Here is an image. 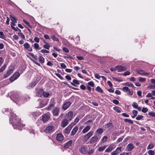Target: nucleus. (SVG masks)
Returning a JSON list of instances; mask_svg holds the SVG:
<instances>
[{
    "instance_id": "obj_1",
    "label": "nucleus",
    "mask_w": 155,
    "mask_h": 155,
    "mask_svg": "<svg viewBox=\"0 0 155 155\" xmlns=\"http://www.w3.org/2000/svg\"><path fill=\"white\" fill-rule=\"evenodd\" d=\"M11 117L10 119V121L12 120L13 123L14 124L13 125L14 128H18L19 129V127L21 126V120L19 119H17L16 115L13 113L11 114Z\"/></svg>"
},
{
    "instance_id": "obj_2",
    "label": "nucleus",
    "mask_w": 155,
    "mask_h": 155,
    "mask_svg": "<svg viewBox=\"0 0 155 155\" xmlns=\"http://www.w3.org/2000/svg\"><path fill=\"white\" fill-rule=\"evenodd\" d=\"M50 114L48 112L42 116V120L44 123L47 122L50 119Z\"/></svg>"
},
{
    "instance_id": "obj_3",
    "label": "nucleus",
    "mask_w": 155,
    "mask_h": 155,
    "mask_svg": "<svg viewBox=\"0 0 155 155\" xmlns=\"http://www.w3.org/2000/svg\"><path fill=\"white\" fill-rule=\"evenodd\" d=\"M54 130V127L53 126H50L47 127L45 131L47 133H50L52 132Z\"/></svg>"
},
{
    "instance_id": "obj_4",
    "label": "nucleus",
    "mask_w": 155,
    "mask_h": 155,
    "mask_svg": "<svg viewBox=\"0 0 155 155\" xmlns=\"http://www.w3.org/2000/svg\"><path fill=\"white\" fill-rule=\"evenodd\" d=\"M20 75V74L19 72H16L13 74L12 76L10 78V80L11 81H13L18 78Z\"/></svg>"
},
{
    "instance_id": "obj_5",
    "label": "nucleus",
    "mask_w": 155,
    "mask_h": 155,
    "mask_svg": "<svg viewBox=\"0 0 155 155\" xmlns=\"http://www.w3.org/2000/svg\"><path fill=\"white\" fill-rule=\"evenodd\" d=\"M55 104V102L54 100L53 99H51L49 105L48 107L47 108V110H51L52 107H54Z\"/></svg>"
},
{
    "instance_id": "obj_6",
    "label": "nucleus",
    "mask_w": 155,
    "mask_h": 155,
    "mask_svg": "<svg viewBox=\"0 0 155 155\" xmlns=\"http://www.w3.org/2000/svg\"><path fill=\"white\" fill-rule=\"evenodd\" d=\"M117 71L118 72H120L126 71L127 69V68L125 66L122 65L117 66Z\"/></svg>"
},
{
    "instance_id": "obj_7",
    "label": "nucleus",
    "mask_w": 155,
    "mask_h": 155,
    "mask_svg": "<svg viewBox=\"0 0 155 155\" xmlns=\"http://www.w3.org/2000/svg\"><path fill=\"white\" fill-rule=\"evenodd\" d=\"M73 112L71 111H69L68 113L66 114V116L67 119L70 121L73 118Z\"/></svg>"
},
{
    "instance_id": "obj_8",
    "label": "nucleus",
    "mask_w": 155,
    "mask_h": 155,
    "mask_svg": "<svg viewBox=\"0 0 155 155\" xmlns=\"http://www.w3.org/2000/svg\"><path fill=\"white\" fill-rule=\"evenodd\" d=\"M71 104V103L70 102H66L63 105L62 108L64 110H65L69 107Z\"/></svg>"
},
{
    "instance_id": "obj_9",
    "label": "nucleus",
    "mask_w": 155,
    "mask_h": 155,
    "mask_svg": "<svg viewBox=\"0 0 155 155\" xmlns=\"http://www.w3.org/2000/svg\"><path fill=\"white\" fill-rule=\"evenodd\" d=\"M64 136L63 134L60 133H59L57 134L56 137V139L59 141H61L63 140Z\"/></svg>"
},
{
    "instance_id": "obj_10",
    "label": "nucleus",
    "mask_w": 155,
    "mask_h": 155,
    "mask_svg": "<svg viewBox=\"0 0 155 155\" xmlns=\"http://www.w3.org/2000/svg\"><path fill=\"white\" fill-rule=\"evenodd\" d=\"M121 151V147H117L116 150L111 153V155H117Z\"/></svg>"
},
{
    "instance_id": "obj_11",
    "label": "nucleus",
    "mask_w": 155,
    "mask_h": 155,
    "mask_svg": "<svg viewBox=\"0 0 155 155\" xmlns=\"http://www.w3.org/2000/svg\"><path fill=\"white\" fill-rule=\"evenodd\" d=\"M98 138L97 136H94L92 137L90 140V143L93 144L97 141Z\"/></svg>"
},
{
    "instance_id": "obj_12",
    "label": "nucleus",
    "mask_w": 155,
    "mask_h": 155,
    "mask_svg": "<svg viewBox=\"0 0 155 155\" xmlns=\"http://www.w3.org/2000/svg\"><path fill=\"white\" fill-rule=\"evenodd\" d=\"M93 133L94 132L92 131H91L88 132L84 137V139L86 140H87L93 135Z\"/></svg>"
},
{
    "instance_id": "obj_13",
    "label": "nucleus",
    "mask_w": 155,
    "mask_h": 155,
    "mask_svg": "<svg viewBox=\"0 0 155 155\" xmlns=\"http://www.w3.org/2000/svg\"><path fill=\"white\" fill-rule=\"evenodd\" d=\"M137 73L140 75H145L149 74V73L145 72L143 70L137 69L136 70Z\"/></svg>"
},
{
    "instance_id": "obj_14",
    "label": "nucleus",
    "mask_w": 155,
    "mask_h": 155,
    "mask_svg": "<svg viewBox=\"0 0 155 155\" xmlns=\"http://www.w3.org/2000/svg\"><path fill=\"white\" fill-rule=\"evenodd\" d=\"M13 72V70L12 69H9L7 71L6 73L4 74V78H7Z\"/></svg>"
},
{
    "instance_id": "obj_15",
    "label": "nucleus",
    "mask_w": 155,
    "mask_h": 155,
    "mask_svg": "<svg viewBox=\"0 0 155 155\" xmlns=\"http://www.w3.org/2000/svg\"><path fill=\"white\" fill-rule=\"evenodd\" d=\"M73 140H71L68 141L64 145V148H68L69 147L71 146L72 144V143Z\"/></svg>"
},
{
    "instance_id": "obj_16",
    "label": "nucleus",
    "mask_w": 155,
    "mask_h": 155,
    "mask_svg": "<svg viewBox=\"0 0 155 155\" xmlns=\"http://www.w3.org/2000/svg\"><path fill=\"white\" fill-rule=\"evenodd\" d=\"M134 147L133 144L132 143L128 144L126 147V149L127 151H131Z\"/></svg>"
},
{
    "instance_id": "obj_17",
    "label": "nucleus",
    "mask_w": 155,
    "mask_h": 155,
    "mask_svg": "<svg viewBox=\"0 0 155 155\" xmlns=\"http://www.w3.org/2000/svg\"><path fill=\"white\" fill-rule=\"evenodd\" d=\"M69 120H68L67 119H65L61 123V126L64 127L68 124V121Z\"/></svg>"
},
{
    "instance_id": "obj_18",
    "label": "nucleus",
    "mask_w": 155,
    "mask_h": 155,
    "mask_svg": "<svg viewBox=\"0 0 155 155\" xmlns=\"http://www.w3.org/2000/svg\"><path fill=\"white\" fill-rule=\"evenodd\" d=\"M79 150L80 152L83 154H85L86 152V147L84 146H81Z\"/></svg>"
},
{
    "instance_id": "obj_19",
    "label": "nucleus",
    "mask_w": 155,
    "mask_h": 155,
    "mask_svg": "<svg viewBox=\"0 0 155 155\" xmlns=\"http://www.w3.org/2000/svg\"><path fill=\"white\" fill-rule=\"evenodd\" d=\"M59 108L58 107L55 108L52 111L53 115L55 116H58L59 113Z\"/></svg>"
},
{
    "instance_id": "obj_20",
    "label": "nucleus",
    "mask_w": 155,
    "mask_h": 155,
    "mask_svg": "<svg viewBox=\"0 0 155 155\" xmlns=\"http://www.w3.org/2000/svg\"><path fill=\"white\" fill-rule=\"evenodd\" d=\"M78 130V127L76 126L73 129L71 133V135H74L77 132Z\"/></svg>"
},
{
    "instance_id": "obj_21",
    "label": "nucleus",
    "mask_w": 155,
    "mask_h": 155,
    "mask_svg": "<svg viewBox=\"0 0 155 155\" xmlns=\"http://www.w3.org/2000/svg\"><path fill=\"white\" fill-rule=\"evenodd\" d=\"M91 128V127L89 126H86L83 130L82 132L84 134L87 132Z\"/></svg>"
},
{
    "instance_id": "obj_22",
    "label": "nucleus",
    "mask_w": 155,
    "mask_h": 155,
    "mask_svg": "<svg viewBox=\"0 0 155 155\" xmlns=\"http://www.w3.org/2000/svg\"><path fill=\"white\" fill-rule=\"evenodd\" d=\"M71 128L70 126H68L64 130V132L66 134H68L70 133Z\"/></svg>"
},
{
    "instance_id": "obj_23",
    "label": "nucleus",
    "mask_w": 155,
    "mask_h": 155,
    "mask_svg": "<svg viewBox=\"0 0 155 155\" xmlns=\"http://www.w3.org/2000/svg\"><path fill=\"white\" fill-rule=\"evenodd\" d=\"M43 91L42 89H39L38 90L37 95L38 97H41L43 95Z\"/></svg>"
},
{
    "instance_id": "obj_24",
    "label": "nucleus",
    "mask_w": 155,
    "mask_h": 155,
    "mask_svg": "<svg viewBox=\"0 0 155 155\" xmlns=\"http://www.w3.org/2000/svg\"><path fill=\"white\" fill-rule=\"evenodd\" d=\"M73 82H71V85L76 86V85H75V84H79V81L76 79H74L73 81Z\"/></svg>"
},
{
    "instance_id": "obj_25",
    "label": "nucleus",
    "mask_w": 155,
    "mask_h": 155,
    "mask_svg": "<svg viewBox=\"0 0 155 155\" xmlns=\"http://www.w3.org/2000/svg\"><path fill=\"white\" fill-rule=\"evenodd\" d=\"M113 149V147L112 146H109L105 150L106 152H111Z\"/></svg>"
},
{
    "instance_id": "obj_26",
    "label": "nucleus",
    "mask_w": 155,
    "mask_h": 155,
    "mask_svg": "<svg viewBox=\"0 0 155 155\" xmlns=\"http://www.w3.org/2000/svg\"><path fill=\"white\" fill-rule=\"evenodd\" d=\"M107 145H104L103 146H101V147H99L98 150L99 151L101 152L103 151L107 147Z\"/></svg>"
},
{
    "instance_id": "obj_27",
    "label": "nucleus",
    "mask_w": 155,
    "mask_h": 155,
    "mask_svg": "<svg viewBox=\"0 0 155 155\" xmlns=\"http://www.w3.org/2000/svg\"><path fill=\"white\" fill-rule=\"evenodd\" d=\"M112 78L115 81H117L118 82H121L123 81V80L119 77L115 78L114 77H112Z\"/></svg>"
},
{
    "instance_id": "obj_28",
    "label": "nucleus",
    "mask_w": 155,
    "mask_h": 155,
    "mask_svg": "<svg viewBox=\"0 0 155 155\" xmlns=\"http://www.w3.org/2000/svg\"><path fill=\"white\" fill-rule=\"evenodd\" d=\"M39 62L41 63H43L45 62L44 58L42 56H40L38 57Z\"/></svg>"
},
{
    "instance_id": "obj_29",
    "label": "nucleus",
    "mask_w": 155,
    "mask_h": 155,
    "mask_svg": "<svg viewBox=\"0 0 155 155\" xmlns=\"http://www.w3.org/2000/svg\"><path fill=\"white\" fill-rule=\"evenodd\" d=\"M132 113L134 115H132L131 117L132 118H134L137 116V114L138 113V112L136 110H134L132 111Z\"/></svg>"
},
{
    "instance_id": "obj_30",
    "label": "nucleus",
    "mask_w": 155,
    "mask_h": 155,
    "mask_svg": "<svg viewBox=\"0 0 155 155\" xmlns=\"http://www.w3.org/2000/svg\"><path fill=\"white\" fill-rule=\"evenodd\" d=\"M96 90L97 92H100V93H102L103 92V90H102V89L99 86H97L96 89Z\"/></svg>"
},
{
    "instance_id": "obj_31",
    "label": "nucleus",
    "mask_w": 155,
    "mask_h": 155,
    "mask_svg": "<svg viewBox=\"0 0 155 155\" xmlns=\"http://www.w3.org/2000/svg\"><path fill=\"white\" fill-rule=\"evenodd\" d=\"M96 132L99 134H101L103 132V130L102 128H99L96 130Z\"/></svg>"
},
{
    "instance_id": "obj_32",
    "label": "nucleus",
    "mask_w": 155,
    "mask_h": 155,
    "mask_svg": "<svg viewBox=\"0 0 155 155\" xmlns=\"http://www.w3.org/2000/svg\"><path fill=\"white\" fill-rule=\"evenodd\" d=\"M113 109L118 113H120L121 112V108L117 107H115L113 108Z\"/></svg>"
},
{
    "instance_id": "obj_33",
    "label": "nucleus",
    "mask_w": 155,
    "mask_h": 155,
    "mask_svg": "<svg viewBox=\"0 0 155 155\" xmlns=\"http://www.w3.org/2000/svg\"><path fill=\"white\" fill-rule=\"evenodd\" d=\"M154 147V144L153 143H150L147 147V149L149 150L153 148Z\"/></svg>"
},
{
    "instance_id": "obj_34",
    "label": "nucleus",
    "mask_w": 155,
    "mask_h": 155,
    "mask_svg": "<svg viewBox=\"0 0 155 155\" xmlns=\"http://www.w3.org/2000/svg\"><path fill=\"white\" fill-rule=\"evenodd\" d=\"M44 97H48L50 95V94L48 92L43 91V95Z\"/></svg>"
},
{
    "instance_id": "obj_35",
    "label": "nucleus",
    "mask_w": 155,
    "mask_h": 155,
    "mask_svg": "<svg viewBox=\"0 0 155 155\" xmlns=\"http://www.w3.org/2000/svg\"><path fill=\"white\" fill-rule=\"evenodd\" d=\"M47 105V104L45 103L43 101H42L40 103V105L41 107H42Z\"/></svg>"
},
{
    "instance_id": "obj_36",
    "label": "nucleus",
    "mask_w": 155,
    "mask_h": 155,
    "mask_svg": "<svg viewBox=\"0 0 155 155\" xmlns=\"http://www.w3.org/2000/svg\"><path fill=\"white\" fill-rule=\"evenodd\" d=\"M124 121L125 122H128L129 123L131 124H133V122L132 120L128 119H124Z\"/></svg>"
},
{
    "instance_id": "obj_37",
    "label": "nucleus",
    "mask_w": 155,
    "mask_h": 155,
    "mask_svg": "<svg viewBox=\"0 0 155 155\" xmlns=\"http://www.w3.org/2000/svg\"><path fill=\"white\" fill-rule=\"evenodd\" d=\"M45 43H46V44L44 45L43 46L46 49H49V48L50 47V46L48 45L49 44L46 42H45Z\"/></svg>"
},
{
    "instance_id": "obj_38",
    "label": "nucleus",
    "mask_w": 155,
    "mask_h": 155,
    "mask_svg": "<svg viewBox=\"0 0 155 155\" xmlns=\"http://www.w3.org/2000/svg\"><path fill=\"white\" fill-rule=\"evenodd\" d=\"M51 38L54 41H56L58 42L59 41V39L58 38H56L54 35H52L51 37Z\"/></svg>"
},
{
    "instance_id": "obj_39",
    "label": "nucleus",
    "mask_w": 155,
    "mask_h": 155,
    "mask_svg": "<svg viewBox=\"0 0 155 155\" xmlns=\"http://www.w3.org/2000/svg\"><path fill=\"white\" fill-rule=\"evenodd\" d=\"M143 117L142 115H138L137 117H136V119L139 120L142 119L143 118Z\"/></svg>"
},
{
    "instance_id": "obj_40",
    "label": "nucleus",
    "mask_w": 155,
    "mask_h": 155,
    "mask_svg": "<svg viewBox=\"0 0 155 155\" xmlns=\"http://www.w3.org/2000/svg\"><path fill=\"white\" fill-rule=\"evenodd\" d=\"M148 114L153 117H155V113L153 111L149 112Z\"/></svg>"
},
{
    "instance_id": "obj_41",
    "label": "nucleus",
    "mask_w": 155,
    "mask_h": 155,
    "mask_svg": "<svg viewBox=\"0 0 155 155\" xmlns=\"http://www.w3.org/2000/svg\"><path fill=\"white\" fill-rule=\"evenodd\" d=\"M146 79L145 78H143L140 77L139 79V81L141 82H144L146 81Z\"/></svg>"
},
{
    "instance_id": "obj_42",
    "label": "nucleus",
    "mask_w": 155,
    "mask_h": 155,
    "mask_svg": "<svg viewBox=\"0 0 155 155\" xmlns=\"http://www.w3.org/2000/svg\"><path fill=\"white\" fill-rule=\"evenodd\" d=\"M126 85H127V86H130L131 87H134V84L131 83H130V82H127L126 83Z\"/></svg>"
},
{
    "instance_id": "obj_43",
    "label": "nucleus",
    "mask_w": 155,
    "mask_h": 155,
    "mask_svg": "<svg viewBox=\"0 0 155 155\" xmlns=\"http://www.w3.org/2000/svg\"><path fill=\"white\" fill-rule=\"evenodd\" d=\"M148 153L149 155H154V151L152 150H150L148 151Z\"/></svg>"
},
{
    "instance_id": "obj_44",
    "label": "nucleus",
    "mask_w": 155,
    "mask_h": 155,
    "mask_svg": "<svg viewBox=\"0 0 155 155\" xmlns=\"http://www.w3.org/2000/svg\"><path fill=\"white\" fill-rule=\"evenodd\" d=\"M6 64H4L3 66H2L0 68V73L2 71H3L5 68H6Z\"/></svg>"
},
{
    "instance_id": "obj_45",
    "label": "nucleus",
    "mask_w": 155,
    "mask_h": 155,
    "mask_svg": "<svg viewBox=\"0 0 155 155\" xmlns=\"http://www.w3.org/2000/svg\"><path fill=\"white\" fill-rule=\"evenodd\" d=\"M148 110V109L147 107H143L142 110V111L143 113H146L147 112Z\"/></svg>"
},
{
    "instance_id": "obj_46",
    "label": "nucleus",
    "mask_w": 155,
    "mask_h": 155,
    "mask_svg": "<svg viewBox=\"0 0 155 155\" xmlns=\"http://www.w3.org/2000/svg\"><path fill=\"white\" fill-rule=\"evenodd\" d=\"M23 45L25 48L27 49H28V48H29L30 47L28 43L27 42H26L25 44H24Z\"/></svg>"
},
{
    "instance_id": "obj_47",
    "label": "nucleus",
    "mask_w": 155,
    "mask_h": 155,
    "mask_svg": "<svg viewBox=\"0 0 155 155\" xmlns=\"http://www.w3.org/2000/svg\"><path fill=\"white\" fill-rule=\"evenodd\" d=\"M23 21L26 25H27V26H29V27H30L31 28H32V27L30 25L29 23L26 20L24 19L23 20Z\"/></svg>"
},
{
    "instance_id": "obj_48",
    "label": "nucleus",
    "mask_w": 155,
    "mask_h": 155,
    "mask_svg": "<svg viewBox=\"0 0 155 155\" xmlns=\"http://www.w3.org/2000/svg\"><path fill=\"white\" fill-rule=\"evenodd\" d=\"M107 126L110 129H111L113 127V125L111 123H109L107 124Z\"/></svg>"
},
{
    "instance_id": "obj_49",
    "label": "nucleus",
    "mask_w": 155,
    "mask_h": 155,
    "mask_svg": "<svg viewBox=\"0 0 155 155\" xmlns=\"http://www.w3.org/2000/svg\"><path fill=\"white\" fill-rule=\"evenodd\" d=\"M130 74V73L128 71H127L123 74V75L124 76H126L127 75H129Z\"/></svg>"
},
{
    "instance_id": "obj_50",
    "label": "nucleus",
    "mask_w": 155,
    "mask_h": 155,
    "mask_svg": "<svg viewBox=\"0 0 155 155\" xmlns=\"http://www.w3.org/2000/svg\"><path fill=\"white\" fill-rule=\"evenodd\" d=\"M5 36L2 31H0V38L4 39Z\"/></svg>"
},
{
    "instance_id": "obj_51",
    "label": "nucleus",
    "mask_w": 155,
    "mask_h": 155,
    "mask_svg": "<svg viewBox=\"0 0 155 155\" xmlns=\"http://www.w3.org/2000/svg\"><path fill=\"white\" fill-rule=\"evenodd\" d=\"M18 35L21 37L22 38H23L25 39V35L23 34L21 32H19L18 33Z\"/></svg>"
},
{
    "instance_id": "obj_52",
    "label": "nucleus",
    "mask_w": 155,
    "mask_h": 155,
    "mask_svg": "<svg viewBox=\"0 0 155 155\" xmlns=\"http://www.w3.org/2000/svg\"><path fill=\"white\" fill-rule=\"evenodd\" d=\"M132 106L134 108H137V106H138V105L137 103L134 102L132 104Z\"/></svg>"
},
{
    "instance_id": "obj_53",
    "label": "nucleus",
    "mask_w": 155,
    "mask_h": 155,
    "mask_svg": "<svg viewBox=\"0 0 155 155\" xmlns=\"http://www.w3.org/2000/svg\"><path fill=\"white\" fill-rule=\"evenodd\" d=\"M55 74L60 79L62 80L63 79V78L61 76V75L57 73H55Z\"/></svg>"
},
{
    "instance_id": "obj_54",
    "label": "nucleus",
    "mask_w": 155,
    "mask_h": 155,
    "mask_svg": "<svg viewBox=\"0 0 155 155\" xmlns=\"http://www.w3.org/2000/svg\"><path fill=\"white\" fill-rule=\"evenodd\" d=\"M88 84L89 85L92 87H93L94 86V83L92 81H91L90 82H88Z\"/></svg>"
},
{
    "instance_id": "obj_55",
    "label": "nucleus",
    "mask_w": 155,
    "mask_h": 155,
    "mask_svg": "<svg viewBox=\"0 0 155 155\" xmlns=\"http://www.w3.org/2000/svg\"><path fill=\"white\" fill-rule=\"evenodd\" d=\"M122 89L124 91H128L129 89L128 87H124L122 88Z\"/></svg>"
},
{
    "instance_id": "obj_56",
    "label": "nucleus",
    "mask_w": 155,
    "mask_h": 155,
    "mask_svg": "<svg viewBox=\"0 0 155 155\" xmlns=\"http://www.w3.org/2000/svg\"><path fill=\"white\" fill-rule=\"evenodd\" d=\"M113 102L116 104H119V101L117 100H114L113 101Z\"/></svg>"
},
{
    "instance_id": "obj_57",
    "label": "nucleus",
    "mask_w": 155,
    "mask_h": 155,
    "mask_svg": "<svg viewBox=\"0 0 155 155\" xmlns=\"http://www.w3.org/2000/svg\"><path fill=\"white\" fill-rule=\"evenodd\" d=\"M41 51L42 53H49V51L48 50H47L45 49H42Z\"/></svg>"
},
{
    "instance_id": "obj_58",
    "label": "nucleus",
    "mask_w": 155,
    "mask_h": 155,
    "mask_svg": "<svg viewBox=\"0 0 155 155\" xmlns=\"http://www.w3.org/2000/svg\"><path fill=\"white\" fill-rule=\"evenodd\" d=\"M47 64L48 66H51L53 65V64L50 61H48L47 63Z\"/></svg>"
},
{
    "instance_id": "obj_59",
    "label": "nucleus",
    "mask_w": 155,
    "mask_h": 155,
    "mask_svg": "<svg viewBox=\"0 0 155 155\" xmlns=\"http://www.w3.org/2000/svg\"><path fill=\"white\" fill-rule=\"evenodd\" d=\"M62 49L63 51L66 52H68L69 50L66 47H64Z\"/></svg>"
},
{
    "instance_id": "obj_60",
    "label": "nucleus",
    "mask_w": 155,
    "mask_h": 155,
    "mask_svg": "<svg viewBox=\"0 0 155 155\" xmlns=\"http://www.w3.org/2000/svg\"><path fill=\"white\" fill-rule=\"evenodd\" d=\"M36 85V82L35 81H33L30 83V85L31 87H34Z\"/></svg>"
},
{
    "instance_id": "obj_61",
    "label": "nucleus",
    "mask_w": 155,
    "mask_h": 155,
    "mask_svg": "<svg viewBox=\"0 0 155 155\" xmlns=\"http://www.w3.org/2000/svg\"><path fill=\"white\" fill-rule=\"evenodd\" d=\"M110 70L111 71H115L117 70V66H115L114 68H110Z\"/></svg>"
},
{
    "instance_id": "obj_62",
    "label": "nucleus",
    "mask_w": 155,
    "mask_h": 155,
    "mask_svg": "<svg viewBox=\"0 0 155 155\" xmlns=\"http://www.w3.org/2000/svg\"><path fill=\"white\" fill-rule=\"evenodd\" d=\"M107 137L106 136H104L102 140L103 142H105L107 140Z\"/></svg>"
},
{
    "instance_id": "obj_63",
    "label": "nucleus",
    "mask_w": 155,
    "mask_h": 155,
    "mask_svg": "<svg viewBox=\"0 0 155 155\" xmlns=\"http://www.w3.org/2000/svg\"><path fill=\"white\" fill-rule=\"evenodd\" d=\"M94 152V150H93V149H91V150H90L87 152V153L88 154L90 155V154H91L92 153H93Z\"/></svg>"
},
{
    "instance_id": "obj_64",
    "label": "nucleus",
    "mask_w": 155,
    "mask_h": 155,
    "mask_svg": "<svg viewBox=\"0 0 155 155\" xmlns=\"http://www.w3.org/2000/svg\"><path fill=\"white\" fill-rule=\"evenodd\" d=\"M61 66L63 68H65L66 67V65L64 63H62L61 64Z\"/></svg>"
}]
</instances>
